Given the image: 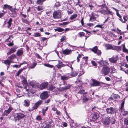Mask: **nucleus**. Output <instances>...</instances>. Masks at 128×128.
Instances as JSON below:
<instances>
[{"label": "nucleus", "mask_w": 128, "mask_h": 128, "mask_svg": "<svg viewBox=\"0 0 128 128\" xmlns=\"http://www.w3.org/2000/svg\"><path fill=\"white\" fill-rule=\"evenodd\" d=\"M110 71V68L106 66H104L102 68L101 71V74L104 76L108 75Z\"/></svg>", "instance_id": "obj_3"}, {"label": "nucleus", "mask_w": 128, "mask_h": 128, "mask_svg": "<svg viewBox=\"0 0 128 128\" xmlns=\"http://www.w3.org/2000/svg\"><path fill=\"white\" fill-rule=\"evenodd\" d=\"M95 53L97 55H99L101 54V52L100 50H98V49L96 51V52Z\"/></svg>", "instance_id": "obj_54"}, {"label": "nucleus", "mask_w": 128, "mask_h": 128, "mask_svg": "<svg viewBox=\"0 0 128 128\" xmlns=\"http://www.w3.org/2000/svg\"><path fill=\"white\" fill-rule=\"evenodd\" d=\"M122 50L124 52L128 53V50L126 48L125 45L124 44L123 46Z\"/></svg>", "instance_id": "obj_39"}, {"label": "nucleus", "mask_w": 128, "mask_h": 128, "mask_svg": "<svg viewBox=\"0 0 128 128\" xmlns=\"http://www.w3.org/2000/svg\"><path fill=\"white\" fill-rule=\"evenodd\" d=\"M99 12H100L102 14H106V10H104L103 9H102L101 10H99Z\"/></svg>", "instance_id": "obj_47"}, {"label": "nucleus", "mask_w": 128, "mask_h": 128, "mask_svg": "<svg viewBox=\"0 0 128 128\" xmlns=\"http://www.w3.org/2000/svg\"><path fill=\"white\" fill-rule=\"evenodd\" d=\"M17 48L16 46H14V47L11 48L10 51L7 53V55H10L15 52L16 51V49Z\"/></svg>", "instance_id": "obj_17"}, {"label": "nucleus", "mask_w": 128, "mask_h": 128, "mask_svg": "<svg viewBox=\"0 0 128 128\" xmlns=\"http://www.w3.org/2000/svg\"><path fill=\"white\" fill-rule=\"evenodd\" d=\"M91 62L92 64L94 66H96L97 65V64L96 63V62H95V61H92Z\"/></svg>", "instance_id": "obj_57"}, {"label": "nucleus", "mask_w": 128, "mask_h": 128, "mask_svg": "<svg viewBox=\"0 0 128 128\" xmlns=\"http://www.w3.org/2000/svg\"><path fill=\"white\" fill-rule=\"evenodd\" d=\"M120 70L124 71L126 74L128 75V70H125L124 68H121L120 69Z\"/></svg>", "instance_id": "obj_49"}, {"label": "nucleus", "mask_w": 128, "mask_h": 128, "mask_svg": "<svg viewBox=\"0 0 128 128\" xmlns=\"http://www.w3.org/2000/svg\"><path fill=\"white\" fill-rule=\"evenodd\" d=\"M123 19L124 20V21H123V20L122 18L119 19V20L121 21L122 23H126V22L127 20L128 19V18L126 16H124L123 17Z\"/></svg>", "instance_id": "obj_31"}, {"label": "nucleus", "mask_w": 128, "mask_h": 128, "mask_svg": "<svg viewBox=\"0 0 128 128\" xmlns=\"http://www.w3.org/2000/svg\"><path fill=\"white\" fill-rule=\"evenodd\" d=\"M77 14H74L71 16L70 19V20H72L76 18L77 17Z\"/></svg>", "instance_id": "obj_35"}, {"label": "nucleus", "mask_w": 128, "mask_h": 128, "mask_svg": "<svg viewBox=\"0 0 128 128\" xmlns=\"http://www.w3.org/2000/svg\"><path fill=\"white\" fill-rule=\"evenodd\" d=\"M22 22L26 24H28L29 23V22L26 19L22 18Z\"/></svg>", "instance_id": "obj_51"}, {"label": "nucleus", "mask_w": 128, "mask_h": 128, "mask_svg": "<svg viewBox=\"0 0 128 128\" xmlns=\"http://www.w3.org/2000/svg\"><path fill=\"white\" fill-rule=\"evenodd\" d=\"M106 49L107 50L110 49H113V48L112 46L109 44H106L105 46Z\"/></svg>", "instance_id": "obj_29"}, {"label": "nucleus", "mask_w": 128, "mask_h": 128, "mask_svg": "<svg viewBox=\"0 0 128 128\" xmlns=\"http://www.w3.org/2000/svg\"><path fill=\"white\" fill-rule=\"evenodd\" d=\"M124 101H123L121 104V106L120 108L119 109V110L120 112H122V110L124 107Z\"/></svg>", "instance_id": "obj_34"}, {"label": "nucleus", "mask_w": 128, "mask_h": 128, "mask_svg": "<svg viewBox=\"0 0 128 128\" xmlns=\"http://www.w3.org/2000/svg\"><path fill=\"white\" fill-rule=\"evenodd\" d=\"M110 122L112 124H113L115 123L116 122V120L115 118L114 117H112L110 120Z\"/></svg>", "instance_id": "obj_38"}, {"label": "nucleus", "mask_w": 128, "mask_h": 128, "mask_svg": "<svg viewBox=\"0 0 128 128\" xmlns=\"http://www.w3.org/2000/svg\"><path fill=\"white\" fill-rule=\"evenodd\" d=\"M8 45V46H12L14 45V44L13 43V41H12V42H10L9 43Z\"/></svg>", "instance_id": "obj_64"}, {"label": "nucleus", "mask_w": 128, "mask_h": 128, "mask_svg": "<svg viewBox=\"0 0 128 128\" xmlns=\"http://www.w3.org/2000/svg\"><path fill=\"white\" fill-rule=\"evenodd\" d=\"M48 121L46 126L47 128H50L51 126H54V122L52 120L49 119L48 120Z\"/></svg>", "instance_id": "obj_11"}, {"label": "nucleus", "mask_w": 128, "mask_h": 128, "mask_svg": "<svg viewBox=\"0 0 128 128\" xmlns=\"http://www.w3.org/2000/svg\"><path fill=\"white\" fill-rule=\"evenodd\" d=\"M24 88L25 89L27 92L28 91V93H30L29 92H30L31 93H32V94H34L35 92V91L34 90L33 91H32L31 90H30V89H29L28 88V87L26 86H24Z\"/></svg>", "instance_id": "obj_27"}, {"label": "nucleus", "mask_w": 128, "mask_h": 128, "mask_svg": "<svg viewBox=\"0 0 128 128\" xmlns=\"http://www.w3.org/2000/svg\"><path fill=\"white\" fill-rule=\"evenodd\" d=\"M66 86L60 88L59 89V91H62L66 90H67L69 89L71 86V85L70 84H66Z\"/></svg>", "instance_id": "obj_13"}, {"label": "nucleus", "mask_w": 128, "mask_h": 128, "mask_svg": "<svg viewBox=\"0 0 128 128\" xmlns=\"http://www.w3.org/2000/svg\"><path fill=\"white\" fill-rule=\"evenodd\" d=\"M99 117V114L98 113L96 112L92 113L91 117H90V120L94 122Z\"/></svg>", "instance_id": "obj_5"}, {"label": "nucleus", "mask_w": 128, "mask_h": 128, "mask_svg": "<svg viewBox=\"0 0 128 128\" xmlns=\"http://www.w3.org/2000/svg\"><path fill=\"white\" fill-rule=\"evenodd\" d=\"M79 35L80 36L82 37L84 36V33L83 32H80L79 33Z\"/></svg>", "instance_id": "obj_60"}, {"label": "nucleus", "mask_w": 128, "mask_h": 128, "mask_svg": "<svg viewBox=\"0 0 128 128\" xmlns=\"http://www.w3.org/2000/svg\"><path fill=\"white\" fill-rule=\"evenodd\" d=\"M72 50H69L68 48L62 50V52L63 54H64L65 55H69L70 54L72 53Z\"/></svg>", "instance_id": "obj_16"}, {"label": "nucleus", "mask_w": 128, "mask_h": 128, "mask_svg": "<svg viewBox=\"0 0 128 128\" xmlns=\"http://www.w3.org/2000/svg\"><path fill=\"white\" fill-rule=\"evenodd\" d=\"M30 102L28 100H24V106H29Z\"/></svg>", "instance_id": "obj_30"}, {"label": "nucleus", "mask_w": 128, "mask_h": 128, "mask_svg": "<svg viewBox=\"0 0 128 128\" xmlns=\"http://www.w3.org/2000/svg\"><path fill=\"white\" fill-rule=\"evenodd\" d=\"M23 50L22 49L19 50L17 52L16 54L18 56H20L23 54Z\"/></svg>", "instance_id": "obj_28"}, {"label": "nucleus", "mask_w": 128, "mask_h": 128, "mask_svg": "<svg viewBox=\"0 0 128 128\" xmlns=\"http://www.w3.org/2000/svg\"><path fill=\"white\" fill-rule=\"evenodd\" d=\"M13 109L12 107L9 106V108L7 110H5L3 113L4 116H7L10 114L11 111Z\"/></svg>", "instance_id": "obj_14"}, {"label": "nucleus", "mask_w": 128, "mask_h": 128, "mask_svg": "<svg viewBox=\"0 0 128 128\" xmlns=\"http://www.w3.org/2000/svg\"><path fill=\"white\" fill-rule=\"evenodd\" d=\"M36 119L38 120H42L41 116H38L36 117Z\"/></svg>", "instance_id": "obj_59"}, {"label": "nucleus", "mask_w": 128, "mask_h": 128, "mask_svg": "<svg viewBox=\"0 0 128 128\" xmlns=\"http://www.w3.org/2000/svg\"><path fill=\"white\" fill-rule=\"evenodd\" d=\"M55 87L52 85L49 86L48 87V90H49L52 91L53 92L55 91Z\"/></svg>", "instance_id": "obj_26"}, {"label": "nucleus", "mask_w": 128, "mask_h": 128, "mask_svg": "<svg viewBox=\"0 0 128 128\" xmlns=\"http://www.w3.org/2000/svg\"><path fill=\"white\" fill-rule=\"evenodd\" d=\"M92 81L91 86H100L102 83L101 82H99L95 80H92Z\"/></svg>", "instance_id": "obj_10"}, {"label": "nucleus", "mask_w": 128, "mask_h": 128, "mask_svg": "<svg viewBox=\"0 0 128 128\" xmlns=\"http://www.w3.org/2000/svg\"><path fill=\"white\" fill-rule=\"evenodd\" d=\"M91 16H90V21L92 22H93L96 20V17L94 16L95 14H94V13L92 12L91 15Z\"/></svg>", "instance_id": "obj_21"}, {"label": "nucleus", "mask_w": 128, "mask_h": 128, "mask_svg": "<svg viewBox=\"0 0 128 128\" xmlns=\"http://www.w3.org/2000/svg\"><path fill=\"white\" fill-rule=\"evenodd\" d=\"M98 47L97 46H95L93 48H92L91 49V50L94 53H96V51L98 50Z\"/></svg>", "instance_id": "obj_43"}, {"label": "nucleus", "mask_w": 128, "mask_h": 128, "mask_svg": "<svg viewBox=\"0 0 128 128\" xmlns=\"http://www.w3.org/2000/svg\"><path fill=\"white\" fill-rule=\"evenodd\" d=\"M48 109V107H46L45 108H44L42 110V112H46V111Z\"/></svg>", "instance_id": "obj_55"}, {"label": "nucleus", "mask_w": 128, "mask_h": 128, "mask_svg": "<svg viewBox=\"0 0 128 128\" xmlns=\"http://www.w3.org/2000/svg\"><path fill=\"white\" fill-rule=\"evenodd\" d=\"M66 37L65 36H62V38L60 39V42H62L65 39Z\"/></svg>", "instance_id": "obj_61"}, {"label": "nucleus", "mask_w": 128, "mask_h": 128, "mask_svg": "<svg viewBox=\"0 0 128 128\" xmlns=\"http://www.w3.org/2000/svg\"><path fill=\"white\" fill-rule=\"evenodd\" d=\"M84 90H79L76 94V96L77 97L80 98L82 97V94L84 92Z\"/></svg>", "instance_id": "obj_20"}, {"label": "nucleus", "mask_w": 128, "mask_h": 128, "mask_svg": "<svg viewBox=\"0 0 128 128\" xmlns=\"http://www.w3.org/2000/svg\"><path fill=\"white\" fill-rule=\"evenodd\" d=\"M98 63L100 65L102 66H106V65L107 63V62L104 60H100V61L98 62Z\"/></svg>", "instance_id": "obj_25"}, {"label": "nucleus", "mask_w": 128, "mask_h": 128, "mask_svg": "<svg viewBox=\"0 0 128 128\" xmlns=\"http://www.w3.org/2000/svg\"><path fill=\"white\" fill-rule=\"evenodd\" d=\"M44 1L42 0H38L36 1V3L37 4H39L41 5H42L43 2Z\"/></svg>", "instance_id": "obj_37"}, {"label": "nucleus", "mask_w": 128, "mask_h": 128, "mask_svg": "<svg viewBox=\"0 0 128 128\" xmlns=\"http://www.w3.org/2000/svg\"><path fill=\"white\" fill-rule=\"evenodd\" d=\"M30 86H31L33 88H34L35 86V84L34 81H32L30 82Z\"/></svg>", "instance_id": "obj_48"}, {"label": "nucleus", "mask_w": 128, "mask_h": 128, "mask_svg": "<svg viewBox=\"0 0 128 128\" xmlns=\"http://www.w3.org/2000/svg\"><path fill=\"white\" fill-rule=\"evenodd\" d=\"M48 83L47 82H44L41 84L40 85V89L41 90L46 88L48 86Z\"/></svg>", "instance_id": "obj_15"}, {"label": "nucleus", "mask_w": 128, "mask_h": 128, "mask_svg": "<svg viewBox=\"0 0 128 128\" xmlns=\"http://www.w3.org/2000/svg\"><path fill=\"white\" fill-rule=\"evenodd\" d=\"M44 9L43 6H38L37 9L38 10L40 11L43 10Z\"/></svg>", "instance_id": "obj_45"}, {"label": "nucleus", "mask_w": 128, "mask_h": 128, "mask_svg": "<svg viewBox=\"0 0 128 128\" xmlns=\"http://www.w3.org/2000/svg\"><path fill=\"white\" fill-rule=\"evenodd\" d=\"M61 5L58 2H57L55 4V5L54 6V7H58L60 6Z\"/></svg>", "instance_id": "obj_50"}, {"label": "nucleus", "mask_w": 128, "mask_h": 128, "mask_svg": "<svg viewBox=\"0 0 128 128\" xmlns=\"http://www.w3.org/2000/svg\"><path fill=\"white\" fill-rule=\"evenodd\" d=\"M128 114V111H126L124 110V112L122 114L123 116H126Z\"/></svg>", "instance_id": "obj_56"}, {"label": "nucleus", "mask_w": 128, "mask_h": 128, "mask_svg": "<svg viewBox=\"0 0 128 128\" xmlns=\"http://www.w3.org/2000/svg\"><path fill=\"white\" fill-rule=\"evenodd\" d=\"M55 29L56 31H58L59 32H62L64 31V29L60 28H57Z\"/></svg>", "instance_id": "obj_36"}, {"label": "nucleus", "mask_w": 128, "mask_h": 128, "mask_svg": "<svg viewBox=\"0 0 128 128\" xmlns=\"http://www.w3.org/2000/svg\"><path fill=\"white\" fill-rule=\"evenodd\" d=\"M16 114H15L14 115L11 116L10 117V119L12 120H14L16 121Z\"/></svg>", "instance_id": "obj_40"}, {"label": "nucleus", "mask_w": 128, "mask_h": 128, "mask_svg": "<svg viewBox=\"0 0 128 128\" xmlns=\"http://www.w3.org/2000/svg\"><path fill=\"white\" fill-rule=\"evenodd\" d=\"M42 102L43 101L42 100H38L35 104L34 106L32 108H29L28 110L30 111L31 112L34 110L37 109L38 106L41 104Z\"/></svg>", "instance_id": "obj_2"}, {"label": "nucleus", "mask_w": 128, "mask_h": 128, "mask_svg": "<svg viewBox=\"0 0 128 128\" xmlns=\"http://www.w3.org/2000/svg\"><path fill=\"white\" fill-rule=\"evenodd\" d=\"M86 94L87 93L86 92H84L82 94V96H83V97L82 99L84 100L85 102L87 101L88 100V98L86 97Z\"/></svg>", "instance_id": "obj_23"}, {"label": "nucleus", "mask_w": 128, "mask_h": 128, "mask_svg": "<svg viewBox=\"0 0 128 128\" xmlns=\"http://www.w3.org/2000/svg\"><path fill=\"white\" fill-rule=\"evenodd\" d=\"M78 74V73L77 71H74L71 72V74H70V78H71L74 77L76 76Z\"/></svg>", "instance_id": "obj_22"}, {"label": "nucleus", "mask_w": 128, "mask_h": 128, "mask_svg": "<svg viewBox=\"0 0 128 128\" xmlns=\"http://www.w3.org/2000/svg\"><path fill=\"white\" fill-rule=\"evenodd\" d=\"M11 8H12V6L8 4H4V6L3 8L4 9H8L10 10Z\"/></svg>", "instance_id": "obj_33"}, {"label": "nucleus", "mask_w": 128, "mask_h": 128, "mask_svg": "<svg viewBox=\"0 0 128 128\" xmlns=\"http://www.w3.org/2000/svg\"><path fill=\"white\" fill-rule=\"evenodd\" d=\"M61 11L60 10H57L54 11L53 14V16L54 18L59 19L61 17Z\"/></svg>", "instance_id": "obj_4"}, {"label": "nucleus", "mask_w": 128, "mask_h": 128, "mask_svg": "<svg viewBox=\"0 0 128 128\" xmlns=\"http://www.w3.org/2000/svg\"><path fill=\"white\" fill-rule=\"evenodd\" d=\"M37 64V63L36 62H33V63L32 65V66L30 67V68H34Z\"/></svg>", "instance_id": "obj_52"}, {"label": "nucleus", "mask_w": 128, "mask_h": 128, "mask_svg": "<svg viewBox=\"0 0 128 128\" xmlns=\"http://www.w3.org/2000/svg\"><path fill=\"white\" fill-rule=\"evenodd\" d=\"M13 62L10 60L8 59L4 60V63L7 66V69L9 67L10 64L11 63Z\"/></svg>", "instance_id": "obj_18"}, {"label": "nucleus", "mask_w": 128, "mask_h": 128, "mask_svg": "<svg viewBox=\"0 0 128 128\" xmlns=\"http://www.w3.org/2000/svg\"><path fill=\"white\" fill-rule=\"evenodd\" d=\"M118 59V56H113L112 57L110 58L109 60L110 62L113 64L116 63Z\"/></svg>", "instance_id": "obj_9"}, {"label": "nucleus", "mask_w": 128, "mask_h": 128, "mask_svg": "<svg viewBox=\"0 0 128 128\" xmlns=\"http://www.w3.org/2000/svg\"><path fill=\"white\" fill-rule=\"evenodd\" d=\"M88 57H84L83 59V62H82V64L86 66L88 64V63L87 62V61L88 60L87 58Z\"/></svg>", "instance_id": "obj_24"}, {"label": "nucleus", "mask_w": 128, "mask_h": 128, "mask_svg": "<svg viewBox=\"0 0 128 128\" xmlns=\"http://www.w3.org/2000/svg\"><path fill=\"white\" fill-rule=\"evenodd\" d=\"M24 68H21L18 71L17 73L16 74V76H19L20 74L22 71L24 69Z\"/></svg>", "instance_id": "obj_42"}, {"label": "nucleus", "mask_w": 128, "mask_h": 128, "mask_svg": "<svg viewBox=\"0 0 128 128\" xmlns=\"http://www.w3.org/2000/svg\"><path fill=\"white\" fill-rule=\"evenodd\" d=\"M50 101V99H48L46 100H45L44 101V103L45 104H48L49 103Z\"/></svg>", "instance_id": "obj_63"}, {"label": "nucleus", "mask_w": 128, "mask_h": 128, "mask_svg": "<svg viewBox=\"0 0 128 128\" xmlns=\"http://www.w3.org/2000/svg\"><path fill=\"white\" fill-rule=\"evenodd\" d=\"M23 64V63H21L19 65V66L17 64L14 65L13 66V67H15L16 68H20L21 66Z\"/></svg>", "instance_id": "obj_53"}, {"label": "nucleus", "mask_w": 128, "mask_h": 128, "mask_svg": "<svg viewBox=\"0 0 128 128\" xmlns=\"http://www.w3.org/2000/svg\"><path fill=\"white\" fill-rule=\"evenodd\" d=\"M41 36V34L40 33L37 32L35 33L34 35V36L35 37H40Z\"/></svg>", "instance_id": "obj_46"}, {"label": "nucleus", "mask_w": 128, "mask_h": 128, "mask_svg": "<svg viewBox=\"0 0 128 128\" xmlns=\"http://www.w3.org/2000/svg\"><path fill=\"white\" fill-rule=\"evenodd\" d=\"M16 118V121L19 120L21 119L22 118L25 116L24 114L21 113H15Z\"/></svg>", "instance_id": "obj_7"}, {"label": "nucleus", "mask_w": 128, "mask_h": 128, "mask_svg": "<svg viewBox=\"0 0 128 128\" xmlns=\"http://www.w3.org/2000/svg\"><path fill=\"white\" fill-rule=\"evenodd\" d=\"M106 111L107 114H116V113L117 112V110L116 108L112 107L107 108L106 109Z\"/></svg>", "instance_id": "obj_1"}, {"label": "nucleus", "mask_w": 128, "mask_h": 128, "mask_svg": "<svg viewBox=\"0 0 128 128\" xmlns=\"http://www.w3.org/2000/svg\"><path fill=\"white\" fill-rule=\"evenodd\" d=\"M58 64L56 66L57 67V68L59 69L62 67L66 66V65L62 63V62L61 61L58 60Z\"/></svg>", "instance_id": "obj_19"}, {"label": "nucleus", "mask_w": 128, "mask_h": 128, "mask_svg": "<svg viewBox=\"0 0 128 128\" xmlns=\"http://www.w3.org/2000/svg\"><path fill=\"white\" fill-rule=\"evenodd\" d=\"M110 117H105L102 120L103 124L105 125H109L110 123Z\"/></svg>", "instance_id": "obj_6"}, {"label": "nucleus", "mask_w": 128, "mask_h": 128, "mask_svg": "<svg viewBox=\"0 0 128 128\" xmlns=\"http://www.w3.org/2000/svg\"><path fill=\"white\" fill-rule=\"evenodd\" d=\"M113 50H121V47L120 46H115V48H113Z\"/></svg>", "instance_id": "obj_44"}, {"label": "nucleus", "mask_w": 128, "mask_h": 128, "mask_svg": "<svg viewBox=\"0 0 128 128\" xmlns=\"http://www.w3.org/2000/svg\"><path fill=\"white\" fill-rule=\"evenodd\" d=\"M70 75V74L68 73L63 76H61V79L63 81L67 80L69 78H70V76H69Z\"/></svg>", "instance_id": "obj_12"}, {"label": "nucleus", "mask_w": 128, "mask_h": 128, "mask_svg": "<svg viewBox=\"0 0 128 128\" xmlns=\"http://www.w3.org/2000/svg\"><path fill=\"white\" fill-rule=\"evenodd\" d=\"M16 57V56L15 54H12L8 58L9 59V60L11 61V60H13Z\"/></svg>", "instance_id": "obj_32"}, {"label": "nucleus", "mask_w": 128, "mask_h": 128, "mask_svg": "<svg viewBox=\"0 0 128 128\" xmlns=\"http://www.w3.org/2000/svg\"><path fill=\"white\" fill-rule=\"evenodd\" d=\"M48 96V94L47 92L45 91L42 92L40 94V98L42 100H45Z\"/></svg>", "instance_id": "obj_8"}, {"label": "nucleus", "mask_w": 128, "mask_h": 128, "mask_svg": "<svg viewBox=\"0 0 128 128\" xmlns=\"http://www.w3.org/2000/svg\"><path fill=\"white\" fill-rule=\"evenodd\" d=\"M26 80H24L22 82V84L24 85H26Z\"/></svg>", "instance_id": "obj_62"}, {"label": "nucleus", "mask_w": 128, "mask_h": 128, "mask_svg": "<svg viewBox=\"0 0 128 128\" xmlns=\"http://www.w3.org/2000/svg\"><path fill=\"white\" fill-rule=\"evenodd\" d=\"M124 124L128 125V119L125 118L124 120Z\"/></svg>", "instance_id": "obj_58"}, {"label": "nucleus", "mask_w": 128, "mask_h": 128, "mask_svg": "<svg viewBox=\"0 0 128 128\" xmlns=\"http://www.w3.org/2000/svg\"><path fill=\"white\" fill-rule=\"evenodd\" d=\"M12 18H10L9 19L8 22V27L9 28V27L10 26H11V24H12Z\"/></svg>", "instance_id": "obj_41"}]
</instances>
